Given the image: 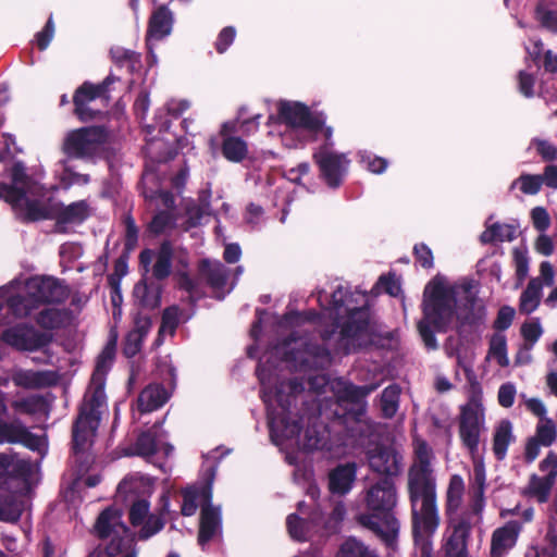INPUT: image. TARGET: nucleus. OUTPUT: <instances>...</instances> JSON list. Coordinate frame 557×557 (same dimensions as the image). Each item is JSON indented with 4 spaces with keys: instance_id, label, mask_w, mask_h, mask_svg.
I'll return each mask as SVG.
<instances>
[{
    "instance_id": "obj_19",
    "label": "nucleus",
    "mask_w": 557,
    "mask_h": 557,
    "mask_svg": "<svg viewBox=\"0 0 557 557\" xmlns=\"http://www.w3.org/2000/svg\"><path fill=\"white\" fill-rule=\"evenodd\" d=\"M220 529V510L210 503L201 509L198 541L201 545L213 539Z\"/></svg>"
},
{
    "instance_id": "obj_53",
    "label": "nucleus",
    "mask_w": 557,
    "mask_h": 557,
    "mask_svg": "<svg viewBox=\"0 0 557 557\" xmlns=\"http://www.w3.org/2000/svg\"><path fill=\"white\" fill-rule=\"evenodd\" d=\"M534 248L539 253L547 257L553 255L555 245L553 239L544 232L536 237Z\"/></svg>"
},
{
    "instance_id": "obj_21",
    "label": "nucleus",
    "mask_w": 557,
    "mask_h": 557,
    "mask_svg": "<svg viewBox=\"0 0 557 557\" xmlns=\"http://www.w3.org/2000/svg\"><path fill=\"white\" fill-rule=\"evenodd\" d=\"M7 412L3 394L0 392V414ZM28 431L20 423H4L0 420V443H15L28 441Z\"/></svg>"
},
{
    "instance_id": "obj_28",
    "label": "nucleus",
    "mask_w": 557,
    "mask_h": 557,
    "mask_svg": "<svg viewBox=\"0 0 557 557\" xmlns=\"http://www.w3.org/2000/svg\"><path fill=\"white\" fill-rule=\"evenodd\" d=\"M172 17L165 8H159L149 22L148 39H161L171 32Z\"/></svg>"
},
{
    "instance_id": "obj_48",
    "label": "nucleus",
    "mask_w": 557,
    "mask_h": 557,
    "mask_svg": "<svg viewBox=\"0 0 557 557\" xmlns=\"http://www.w3.org/2000/svg\"><path fill=\"white\" fill-rule=\"evenodd\" d=\"M287 527L289 534L292 537L298 541H302L306 539L308 532V525L298 517L292 515L287 519Z\"/></svg>"
},
{
    "instance_id": "obj_38",
    "label": "nucleus",
    "mask_w": 557,
    "mask_h": 557,
    "mask_svg": "<svg viewBox=\"0 0 557 557\" xmlns=\"http://www.w3.org/2000/svg\"><path fill=\"white\" fill-rule=\"evenodd\" d=\"M336 557H376V555L362 542L348 539L342 544Z\"/></svg>"
},
{
    "instance_id": "obj_18",
    "label": "nucleus",
    "mask_w": 557,
    "mask_h": 557,
    "mask_svg": "<svg viewBox=\"0 0 557 557\" xmlns=\"http://www.w3.org/2000/svg\"><path fill=\"white\" fill-rule=\"evenodd\" d=\"M356 480V466L354 463L342 465L335 468L329 478V486L332 493L346 494Z\"/></svg>"
},
{
    "instance_id": "obj_8",
    "label": "nucleus",
    "mask_w": 557,
    "mask_h": 557,
    "mask_svg": "<svg viewBox=\"0 0 557 557\" xmlns=\"http://www.w3.org/2000/svg\"><path fill=\"white\" fill-rule=\"evenodd\" d=\"M470 531L471 525L465 518L450 520L442 541L443 557H469Z\"/></svg>"
},
{
    "instance_id": "obj_57",
    "label": "nucleus",
    "mask_w": 557,
    "mask_h": 557,
    "mask_svg": "<svg viewBox=\"0 0 557 557\" xmlns=\"http://www.w3.org/2000/svg\"><path fill=\"white\" fill-rule=\"evenodd\" d=\"M373 388L374 387H358L350 384H345L343 395L341 397L349 400H358L368 395L371 391H373Z\"/></svg>"
},
{
    "instance_id": "obj_54",
    "label": "nucleus",
    "mask_w": 557,
    "mask_h": 557,
    "mask_svg": "<svg viewBox=\"0 0 557 557\" xmlns=\"http://www.w3.org/2000/svg\"><path fill=\"white\" fill-rule=\"evenodd\" d=\"M540 469L546 473L547 478L555 481L557 476V455L554 451H549L540 463Z\"/></svg>"
},
{
    "instance_id": "obj_13",
    "label": "nucleus",
    "mask_w": 557,
    "mask_h": 557,
    "mask_svg": "<svg viewBox=\"0 0 557 557\" xmlns=\"http://www.w3.org/2000/svg\"><path fill=\"white\" fill-rule=\"evenodd\" d=\"M163 437V433L157 426H153L138 437L135 446L136 454L140 456H151L162 451L165 456H169L173 447L164 442Z\"/></svg>"
},
{
    "instance_id": "obj_11",
    "label": "nucleus",
    "mask_w": 557,
    "mask_h": 557,
    "mask_svg": "<svg viewBox=\"0 0 557 557\" xmlns=\"http://www.w3.org/2000/svg\"><path fill=\"white\" fill-rule=\"evenodd\" d=\"M129 519L134 527H139L138 536L148 539L163 528L161 517L149 512V504L146 500H138L133 504L129 510Z\"/></svg>"
},
{
    "instance_id": "obj_50",
    "label": "nucleus",
    "mask_w": 557,
    "mask_h": 557,
    "mask_svg": "<svg viewBox=\"0 0 557 557\" xmlns=\"http://www.w3.org/2000/svg\"><path fill=\"white\" fill-rule=\"evenodd\" d=\"M61 182L64 187H71L73 185L87 184L89 182V177L86 174H81L69 168H65L61 174Z\"/></svg>"
},
{
    "instance_id": "obj_39",
    "label": "nucleus",
    "mask_w": 557,
    "mask_h": 557,
    "mask_svg": "<svg viewBox=\"0 0 557 557\" xmlns=\"http://www.w3.org/2000/svg\"><path fill=\"white\" fill-rule=\"evenodd\" d=\"M15 385L24 388H37L46 384V376L42 372L17 371L12 377Z\"/></svg>"
},
{
    "instance_id": "obj_52",
    "label": "nucleus",
    "mask_w": 557,
    "mask_h": 557,
    "mask_svg": "<svg viewBox=\"0 0 557 557\" xmlns=\"http://www.w3.org/2000/svg\"><path fill=\"white\" fill-rule=\"evenodd\" d=\"M516 387L511 383L503 384L498 391V403L502 407L509 408L513 405Z\"/></svg>"
},
{
    "instance_id": "obj_43",
    "label": "nucleus",
    "mask_w": 557,
    "mask_h": 557,
    "mask_svg": "<svg viewBox=\"0 0 557 557\" xmlns=\"http://www.w3.org/2000/svg\"><path fill=\"white\" fill-rule=\"evenodd\" d=\"M512 256L518 285H521L529 274V258L527 249L517 247L512 250Z\"/></svg>"
},
{
    "instance_id": "obj_26",
    "label": "nucleus",
    "mask_w": 557,
    "mask_h": 557,
    "mask_svg": "<svg viewBox=\"0 0 557 557\" xmlns=\"http://www.w3.org/2000/svg\"><path fill=\"white\" fill-rule=\"evenodd\" d=\"M542 297V283L539 278H532L522 292L519 300V311L523 314L534 312L540 306Z\"/></svg>"
},
{
    "instance_id": "obj_35",
    "label": "nucleus",
    "mask_w": 557,
    "mask_h": 557,
    "mask_svg": "<svg viewBox=\"0 0 557 557\" xmlns=\"http://www.w3.org/2000/svg\"><path fill=\"white\" fill-rule=\"evenodd\" d=\"M223 154L230 161H242L248 152L246 143L238 137H228L223 143Z\"/></svg>"
},
{
    "instance_id": "obj_23",
    "label": "nucleus",
    "mask_w": 557,
    "mask_h": 557,
    "mask_svg": "<svg viewBox=\"0 0 557 557\" xmlns=\"http://www.w3.org/2000/svg\"><path fill=\"white\" fill-rule=\"evenodd\" d=\"M168 399L166 391L160 385L146 387L138 396V408L141 412H150L161 407Z\"/></svg>"
},
{
    "instance_id": "obj_37",
    "label": "nucleus",
    "mask_w": 557,
    "mask_h": 557,
    "mask_svg": "<svg viewBox=\"0 0 557 557\" xmlns=\"http://www.w3.org/2000/svg\"><path fill=\"white\" fill-rule=\"evenodd\" d=\"M172 248L168 243L162 244L157 256V261L152 268L153 275L161 280L171 272Z\"/></svg>"
},
{
    "instance_id": "obj_10",
    "label": "nucleus",
    "mask_w": 557,
    "mask_h": 557,
    "mask_svg": "<svg viewBox=\"0 0 557 557\" xmlns=\"http://www.w3.org/2000/svg\"><path fill=\"white\" fill-rule=\"evenodd\" d=\"M369 467L380 474L397 475L401 471V456L392 446H376L367 453Z\"/></svg>"
},
{
    "instance_id": "obj_17",
    "label": "nucleus",
    "mask_w": 557,
    "mask_h": 557,
    "mask_svg": "<svg viewBox=\"0 0 557 557\" xmlns=\"http://www.w3.org/2000/svg\"><path fill=\"white\" fill-rule=\"evenodd\" d=\"M89 205L85 200L69 206L55 203L53 219L59 224H76L83 222L89 215Z\"/></svg>"
},
{
    "instance_id": "obj_32",
    "label": "nucleus",
    "mask_w": 557,
    "mask_h": 557,
    "mask_svg": "<svg viewBox=\"0 0 557 557\" xmlns=\"http://www.w3.org/2000/svg\"><path fill=\"white\" fill-rule=\"evenodd\" d=\"M450 356H455L458 366L465 371L469 384H471L472 381H476L474 373H473V362L475 359V350L473 347L469 345H460L457 347L455 352H451ZM471 388V385H469V389Z\"/></svg>"
},
{
    "instance_id": "obj_2",
    "label": "nucleus",
    "mask_w": 557,
    "mask_h": 557,
    "mask_svg": "<svg viewBox=\"0 0 557 557\" xmlns=\"http://www.w3.org/2000/svg\"><path fill=\"white\" fill-rule=\"evenodd\" d=\"M457 289L442 277H435L426 285L423 299L424 317L418 323L419 333L426 347L436 348L434 331L444 330L455 318L462 322L471 320V309L467 305H457Z\"/></svg>"
},
{
    "instance_id": "obj_3",
    "label": "nucleus",
    "mask_w": 557,
    "mask_h": 557,
    "mask_svg": "<svg viewBox=\"0 0 557 557\" xmlns=\"http://www.w3.org/2000/svg\"><path fill=\"white\" fill-rule=\"evenodd\" d=\"M397 503L395 486L384 479L372 485L366 494L368 511L361 513L359 522L375 532L383 541L392 545L399 531L398 520L393 513Z\"/></svg>"
},
{
    "instance_id": "obj_34",
    "label": "nucleus",
    "mask_w": 557,
    "mask_h": 557,
    "mask_svg": "<svg viewBox=\"0 0 557 557\" xmlns=\"http://www.w3.org/2000/svg\"><path fill=\"white\" fill-rule=\"evenodd\" d=\"M71 320L70 313L55 307L46 308L40 311L37 321L47 329H54L69 323Z\"/></svg>"
},
{
    "instance_id": "obj_27",
    "label": "nucleus",
    "mask_w": 557,
    "mask_h": 557,
    "mask_svg": "<svg viewBox=\"0 0 557 557\" xmlns=\"http://www.w3.org/2000/svg\"><path fill=\"white\" fill-rule=\"evenodd\" d=\"M200 273L215 290L225 286L227 273L221 262L203 260L200 264Z\"/></svg>"
},
{
    "instance_id": "obj_56",
    "label": "nucleus",
    "mask_w": 557,
    "mask_h": 557,
    "mask_svg": "<svg viewBox=\"0 0 557 557\" xmlns=\"http://www.w3.org/2000/svg\"><path fill=\"white\" fill-rule=\"evenodd\" d=\"M521 334L524 339L535 343L542 335V327L539 321L527 322L521 326Z\"/></svg>"
},
{
    "instance_id": "obj_31",
    "label": "nucleus",
    "mask_w": 557,
    "mask_h": 557,
    "mask_svg": "<svg viewBox=\"0 0 557 557\" xmlns=\"http://www.w3.org/2000/svg\"><path fill=\"white\" fill-rule=\"evenodd\" d=\"M494 359L496 362L505 368L509 366V358L507 355V341L506 336L502 333H495L491 336L488 343V351L486 360Z\"/></svg>"
},
{
    "instance_id": "obj_16",
    "label": "nucleus",
    "mask_w": 557,
    "mask_h": 557,
    "mask_svg": "<svg viewBox=\"0 0 557 557\" xmlns=\"http://www.w3.org/2000/svg\"><path fill=\"white\" fill-rule=\"evenodd\" d=\"M521 525L516 521H510L503 528H498L492 535L491 555L492 557H502L508 549L516 544Z\"/></svg>"
},
{
    "instance_id": "obj_5",
    "label": "nucleus",
    "mask_w": 557,
    "mask_h": 557,
    "mask_svg": "<svg viewBox=\"0 0 557 557\" xmlns=\"http://www.w3.org/2000/svg\"><path fill=\"white\" fill-rule=\"evenodd\" d=\"M347 292L339 287L332 295L333 309L341 311L343 306L349 313V320L342 326L343 339L347 341V346L361 347L371 342V331L368 321V313L362 309L350 308L344 300Z\"/></svg>"
},
{
    "instance_id": "obj_51",
    "label": "nucleus",
    "mask_w": 557,
    "mask_h": 557,
    "mask_svg": "<svg viewBox=\"0 0 557 557\" xmlns=\"http://www.w3.org/2000/svg\"><path fill=\"white\" fill-rule=\"evenodd\" d=\"M515 310L509 306L502 307L498 311L497 318L494 321V327L500 331L508 329L513 320Z\"/></svg>"
},
{
    "instance_id": "obj_47",
    "label": "nucleus",
    "mask_w": 557,
    "mask_h": 557,
    "mask_svg": "<svg viewBox=\"0 0 557 557\" xmlns=\"http://www.w3.org/2000/svg\"><path fill=\"white\" fill-rule=\"evenodd\" d=\"M134 295L146 307H157L159 305V296L150 295L149 288L145 282H139L134 288Z\"/></svg>"
},
{
    "instance_id": "obj_9",
    "label": "nucleus",
    "mask_w": 557,
    "mask_h": 557,
    "mask_svg": "<svg viewBox=\"0 0 557 557\" xmlns=\"http://www.w3.org/2000/svg\"><path fill=\"white\" fill-rule=\"evenodd\" d=\"M103 140L100 128L88 127L72 132L64 141V151L70 156L82 157L94 152Z\"/></svg>"
},
{
    "instance_id": "obj_29",
    "label": "nucleus",
    "mask_w": 557,
    "mask_h": 557,
    "mask_svg": "<svg viewBox=\"0 0 557 557\" xmlns=\"http://www.w3.org/2000/svg\"><path fill=\"white\" fill-rule=\"evenodd\" d=\"M516 236V230L509 224L494 223L486 227L481 234L483 244L511 242Z\"/></svg>"
},
{
    "instance_id": "obj_15",
    "label": "nucleus",
    "mask_w": 557,
    "mask_h": 557,
    "mask_svg": "<svg viewBox=\"0 0 557 557\" xmlns=\"http://www.w3.org/2000/svg\"><path fill=\"white\" fill-rule=\"evenodd\" d=\"M315 159L329 184L337 185L338 178L347 163L345 157L323 148L315 154Z\"/></svg>"
},
{
    "instance_id": "obj_36",
    "label": "nucleus",
    "mask_w": 557,
    "mask_h": 557,
    "mask_svg": "<svg viewBox=\"0 0 557 557\" xmlns=\"http://www.w3.org/2000/svg\"><path fill=\"white\" fill-rule=\"evenodd\" d=\"M542 446L548 447L557 440V429L552 419H541L536 426L535 435L532 436Z\"/></svg>"
},
{
    "instance_id": "obj_40",
    "label": "nucleus",
    "mask_w": 557,
    "mask_h": 557,
    "mask_svg": "<svg viewBox=\"0 0 557 557\" xmlns=\"http://www.w3.org/2000/svg\"><path fill=\"white\" fill-rule=\"evenodd\" d=\"M400 389L398 386L392 385L386 387L382 393V411L385 417H393L398 408V398Z\"/></svg>"
},
{
    "instance_id": "obj_44",
    "label": "nucleus",
    "mask_w": 557,
    "mask_h": 557,
    "mask_svg": "<svg viewBox=\"0 0 557 557\" xmlns=\"http://www.w3.org/2000/svg\"><path fill=\"white\" fill-rule=\"evenodd\" d=\"M178 324V309L176 307H171L164 310L162 315V323L159 329V335L163 336L165 334L173 335L176 326Z\"/></svg>"
},
{
    "instance_id": "obj_7",
    "label": "nucleus",
    "mask_w": 557,
    "mask_h": 557,
    "mask_svg": "<svg viewBox=\"0 0 557 557\" xmlns=\"http://www.w3.org/2000/svg\"><path fill=\"white\" fill-rule=\"evenodd\" d=\"M14 200L12 207L24 220L53 219L55 203L50 197L40 195L38 187H29L27 193L15 195Z\"/></svg>"
},
{
    "instance_id": "obj_22",
    "label": "nucleus",
    "mask_w": 557,
    "mask_h": 557,
    "mask_svg": "<svg viewBox=\"0 0 557 557\" xmlns=\"http://www.w3.org/2000/svg\"><path fill=\"white\" fill-rule=\"evenodd\" d=\"M280 115L287 124L295 127H306L310 125L311 119L309 111L300 103H280Z\"/></svg>"
},
{
    "instance_id": "obj_30",
    "label": "nucleus",
    "mask_w": 557,
    "mask_h": 557,
    "mask_svg": "<svg viewBox=\"0 0 557 557\" xmlns=\"http://www.w3.org/2000/svg\"><path fill=\"white\" fill-rule=\"evenodd\" d=\"M465 483L460 475H453L446 491V511L456 512L462 504Z\"/></svg>"
},
{
    "instance_id": "obj_60",
    "label": "nucleus",
    "mask_w": 557,
    "mask_h": 557,
    "mask_svg": "<svg viewBox=\"0 0 557 557\" xmlns=\"http://www.w3.org/2000/svg\"><path fill=\"white\" fill-rule=\"evenodd\" d=\"M533 144L535 145L537 152L542 156L543 159L548 161L556 159L557 148L555 146L542 139H535Z\"/></svg>"
},
{
    "instance_id": "obj_24",
    "label": "nucleus",
    "mask_w": 557,
    "mask_h": 557,
    "mask_svg": "<svg viewBox=\"0 0 557 557\" xmlns=\"http://www.w3.org/2000/svg\"><path fill=\"white\" fill-rule=\"evenodd\" d=\"M101 89L94 85L84 84L74 96L75 112L82 120L92 117L88 103L99 97Z\"/></svg>"
},
{
    "instance_id": "obj_42",
    "label": "nucleus",
    "mask_w": 557,
    "mask_h": 557,
    "mask_svg": "<svg viewBox=\"0 0 557 557\" xmlns=\"http://www.w3.org/2000/svg\"><path fill=\"white\" fill-rule=\"evenodd\" d=\"M543 180L541 175L523 174L512 183V187L519 186L527 195H535L540 191Z\"/></svg>"
},
{
    "instance_id": "obj_58",
    "label": "nucleus",
    "mask_w": 557,
    "mask_h": 557,
    "mask_svg": "<svg viewBox=\"0 0 557 557\" xmlns=\"http://www.w3.org/2000/svg\"><path fill=\"white\" fill-rule=\"evenodd\" d=\"M144 338L140 333H129L126 337L124 352L127 357L135 356L141 348Z\"/></svg>"
},
{
    "instance_id": "obj_1",
    "label": "nucleus",
    "mask_w": 557,
    "mask_h": 557,
    "mask_svg": "<svg viewBox=\"0 0 557 557\" xmlns=\"http://www.w3.org/2000/svg\"><path fill=\"white\" fill-rule=\"evenodd\" d=\"M432 451L423 442L416 445V461L408 472L413 535L422 557H435L431 537L440 524L436 508V481L431 466Z\"/></svg>"
},
{
    "instance_id": "obj_49",
    "label": "nucleus",
    "mask_w": 557,
    "mask_h": 557,
    "mask_svg": "<svg viewBox=\"0 0 557 557\" xmlns=\"http://www.w3.org/2000/svg\"><path fill=\"white\" fill-rule=\"evenodd\" d=\"M41 406V401L37 397H28L20 400H15L12 403V407L21 412L32 414L35 413L39 407Z\"/></svg>"
},
{
    "instance_id": "obj_59",
    "label": "nucleus",
    "mask_w": 557,
    "mask_h": 557,
    "mask_svg": "<svg viewBox=\"0 0 557 557\" xmlns=\"http://www.w3.org/2000/svg\"><path fill=\"white\" fill-rule=\"evenodd\" d=\"M53 35H54V26H53L52 20L49 18L44 30L38 33V35L36 36V42H37L38 48L40 50L46 49L48 47V45L50 44Z\"/></svg>"
},
{
    "instance_id": "obj_46",
    "label": "nucleus",
    "mask_w": 557,
    "mask_h": 557,
    "mask_svg": "<svg viewBox=\"0 0 557 557\" xmlns=\"http://www.w3.org/2000/svg\"><path fill=\"white\" fill-rule=\"evenodd\" d=\"M531 220L535 230L544 233L550 225V216L547 210L543 207H535L531 210Z\"/></svg>"
},
{
    "instance_id": "obj_45",
    "label": "nucleus",
    "mask_w": 557,
    "mask_h": 557,
    "mask_svg": "<svg viewBox=\"0 0 557 557\" xmlns=\"http://www.w3.org/2000/svg\"><path fill=\"white\" fill-rule=\"evenodd\" d=\"M12 180H13V186L10 187V189L15 193V195L27 193V189L29 187H36L33 184H29L27 182V177L24 173V169L20 165H15L12 169Z\"/></svg>"
},
{
    "instance_id": "obj_64",
    "label": "nucleus",
    "mask_w": 557,
    "mask_h": 557,
    "mask_svg": "<svg viewBox=\"0 0 557 557\" xmlns=\"http://www.w3.org/2000/svg\"><path fill=\"white\" fill-rule=\"evenodd\" d=\"M542 176L543 183L549 188H557V165H548L545 168Z\"/></svg>"
},
{
    "instance_id": "obj_63",
    "label": "nucleus",
    "mask_w": 557,
    "mask_h": 557,
    "mask_svg": "<svg viewBox=\"0 0 557 557\" xmlns=\"http://www.w3.org/2000/svg\"><path fill=\"white\" fill-rule=\"evenodd\" d=\"M414 253L418 261L424 268H431L433 265V255L431 249L424 244L417 245L414 247Z\"/></svg>"
},
{
    "instance_id": "obj_12",
    "label": "nucleus",
    "mask_w": 557,
    "mask_h": 557,
    "mask_svg": "<svg viewBox=\"0 0 557 557\" xmlns=\"http://www.w3.org/2000/svg\"><path fill=\"white\" fill-rule=\"evenodd\" d=\"M27 294L33 301H60L66 295L65 289L53 278H30L27 284Z\"/></svg>"
},
{
    "instance_id": "obj_62",
    "label": "nucleus",
    "mask_w": 557,
    "mask_h": 557,
    "mask_svg": "<svg viewBox=\"0 0 557 557\" xmlns=\"http://www.w3.org/2000/svg\"><path fill=\"white\" fill-rule=\"evenodd\" d=\"M543 285L552 286L555 280L554 267L548 261H543L540 264V276L537 277Z\"/></svg>"
},
{
    "instance_id": "obj_20",
    "label": "nucleus",
    "mask_w": 557,
    "mask_h": 557,
    "mask_svg": "<svg viewBox=\"0 0 557 557\" xmlns=\"http://www.w3.org/2000/svg\"><path fill=\"white\" fill-rule=\"evenodd\" d=\"M211 486H202L200 488L190 487L184 491V500L182 505V513L184 516H193L198 506L201 509L211 502Z\"/></svg>"
},
{
    "instance_id": "obj_61",
    "label": "nucleus",
    "mask_w": 557,
    "mask_h": 557,
    "mask_svg": "<svg viewBox=\"0 0 557 557\" xmlns=\"http://www.w3.org/2000/svg\"><path fill=\"white\" fill-rule=\"evenodd\" d=\"M10 307L16 315L23 317L29 314L34 306H30L29 299L14 297L10 300Z\"/></svg>"
},
{
    "instance_id": "obj_41",
    "label": "nucleus",
    "mask_w": 557,
    "mask_h": 557,
    "mask_svg": "<svg viewBox=\"0 0 557 557\" xmlns=\"http://www.w3.org/2000/svg\"><path fill=\"white\" fill-rule=\"evenodd\" d=\"M554 480L547 478L546 475L540 478L537 475H533L530 481L529 490L535 495L539 502L543 503L547 499L548 493L554 485Z\"/></svg>"
},
{
    "instance_id": "obj_25",
    "label": "nucleus",
    "mask_w": 557,
    "mask_h": 557,
    "mask_svg": "<svg viewBox=\"0 0 557 557\" xmlns=\"http://www.w3.org/2000/svg\"><path fill=\"white\" fill-rule=\"evenodd\" d=\"M512 423L509 420H502L494 430L493 451L498 459H504L509 444L513 441Z\"/></svg>"
},
{
    "instance_id": "obj_14",
    "label": "nucleus",
    "mask_w": 557,
    "mask_h": 557,
    "mask_svg": "<svg viewBox=\"0 0 557 557\" xmlns=\"http://www.w3.org/2000/svg\"><path fill=\"white\" fill-rule=\"evenodd\" d=\"M96 530L101 537L119 540L121 537H129L127 528L122 522V515L117 509H107L98 518Z\"/></svg>"
},
{
    "instance_id": "obj_6",
    "label": "nucleus",
    "mask_w": 557,
    "mask_h": 557,
    "mask_svg": "<svg viewBox=\"0 0 557 557\" xmlns=\"http://www.w3.org/2000/svg\"><path fill=\"white\" fill-rule=\"evenodd\" d=\"M106 410V396L102 389L95 391L86 397L73 430L75 449H83L92 438Z\"/></svg>"
},
{
    "instance_id": "obj_55",
    "label": "nucleus",
    "mask_w": 557,
    "mask_h": 557,
    "mask_svg": "<svg viewBox=\"0 0 557 557\" xmlns=\"http://www.w3.org/2000/svg\"><path fill=\"white\" fill-rule=\"evenodd\" d=\"M173 223V218L168 212L157 214L150 223L151 232L160 234L164 232Z\"/></svg>"
},
{
    "instance_id": "obj_33",
    "label": "nucleus",
    "mask_w": 557,
    "mask_h": 557,
    "mask_svg": "<svg viewBox=\"0 0 557 557\" xmlns=\"http://www.w3.org/2000/svg\"><path fill=\"white\" fill-rule=\"evenodd\" d=\"M98 557H137L131 537L111 539L106 550Z\"/></svg>"
},
{
    "instance_id": "obj_4",
    "label": "nucleus",
    "mask_w": 557,
    "mask_h": 557,
    "mask_svg": "<svg viewBox=\"0 0 557 557\" xmlns=\"http://www.w3.org/2000/svg\"><path fill=\"white\" fill-rule=\"evenodd\" d=\"M468 401L460 409L459 436L471 455L478 451L481 432L484 430L485 412L482 403V387L478 381L471 382Z\"/></svg>"
}]
</instances>
